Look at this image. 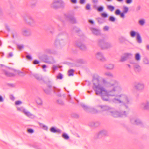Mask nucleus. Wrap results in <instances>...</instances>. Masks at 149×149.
Wrapping results in <instances>:
<instances>
[{
	"mask_svg": "<svg viewBox=\"0 0 149 149\" xmlns=\"http://www.w3.org/2000/svg\"><path fill=\"white\" fill-rule=\"evenodd\" d=\"M57 102L58 104L61 105H63L64 104L63 102L61 100L58 99L57 100Z\"/></svg>",
	"mask_w": 149,
	"mask_h": 149,
	"instance_id": "obj_48",
	"label": "nucleus"
},
{
	"mask_svg": "<svg viewBox=\"0 0 149 149\" xmlns=\"http://www.w3.org/2000/svg\"><path fill=\"white\" fill-rule=\"evenodd\" d=\"M90 30L92 33L95 35L96 36H100L101 35L100 30L94 28H91Z\"/></svg>",
	"mask_w": 149,
	"mask_h": 149,
	"instance_id": "obj_19",
	"label": "nucleus"
},
{
	"mask_svg": "<svg viewBox=\"0 0 149 149\" xmlns=\"http://www.w3.org/2000/svg\"><path fill=\"white\" fill-rule=\"evenodd\" d=\"M86 8L87 10H90L91 9L90 5L88 3L87 4L86 6Z\"/></svg>",
	"mask_w": 149,
	"mask_h": 149,
	"instance_id": "obj_52",
	"label": "nucleus"
},
{
	"mask_svg": "<svg viewBox=\"0 0 149 149\" xmlns=\"http://www.w3.org/2000/svg\"><path fill=\"white\" fill-rule=\"evenodd\" d=\"M48 88L44 90L45 92L47 94H49L51 92H53L55 94H56L58 96H60L61 94L60 93V90L57 88L55 86L52 87L51 85H48Z\"/></svg>",
	"mask_w": 149,
	"mask_h": 149,
	"instance_id": "obj_4",
	"label": "nucleus"
},
{
	"mask_svg": "<svg viewBox=\"0 0 149 149\" xmlns=\"http://www.w3.org/2000/svg\"><path fill=\"white\" fill-rule=\"evenodd\" d=\"M131 122H134L136 125L140 126L141 127H143V123L139 118H136L131 119Z\"/></svg>",
	"mask_w": 149,
	"mask_h": 149,
	"instance_id": "obj_15",
	"label": "nucleus"
},
{
	"mask_svg": "<svg viewBox=\"0 0 149 149\" xmlns=\"http://www.w3.org/2000/svg\"><path fill=\"white\" fill-rule=\"evenodd\" d=\"M109 29V27L107 26H105L103 28V30L104 31H108Z\"/></svg>",
	"mask_w": 149,
	"mask_h": 149,
	"instance_id": "obj_54",
	"label": "nucleus"
},
{
	"mask_svg": "<svg viewBox=\"0 0 149 149\" xmlns=\"http://www.w3.org/2000/svg\"><path fill=\"white\" fill-rule=\"evenodd\" d=\"M39 63V61L36 60H34L33 62V63L34 64H37Z\"/></svg>",
	"mask_w": 149,
	"mask_h": 149,
	"instance_id": "obj_56",
	"label": "nucleus"
},
{
	"mask_svg": "<svg viewBox=\"0 0 149 149\" xmlns=\"http://www.w3.org/2000/svg\"><path fill=\"white\" fill-rule=\"evenodd\" d=\"M110 112L111 113V115L114 117H123V116H126L127 113H126L125 111H124L121 112H119L117 111H110Z\"/></svg>",
	"mask_w": 149,
	"mask_h": 149,
	"instance_id": "obj_7",
	"label": "nucleus"
},
{
	"mask_svg": "<svg viewBox=\"0 0 149 149\" xmlns=\"http://www.w3.org/2000/svg\"><path fill=\"white\" fill-rule=\"evenodd\" d=\"M72 116L75 118H78L79 116L78 114L76 113H74L72 114Z\"/></svg>",
	"mask_w": 149,
	"mask_h": 149,
	"instance_id": "obj_53",
	"label": "nucleus"
},
{
	"mask_svg": "<svg viewBox=\"0 0 149 149\" xmlns=\"http://www.w3.org/2000/svg\"><path fill=\"white\" fill-rule=\"evenodd\" d=\"M22 102L20 101H19V100L16 101L15 102V104L16 105H19V104H22Z\"/></svg>",
	"mask_w": 149,
	"mask_h": 149,
	"instance_id": "obj_55",
	"label": "nucleus"
},
{
	"mask_svg": "<svg viewBox=\"0 0 149 149\" xmlns=\"http://www.w3.org/2000/svg\"><path fill=\"white\" fill-rule=\"evenodd\" d=\"M136 40L137 42L139 43H141L142 42V39L139 33L137 34L136 37Z\"/></svg>",
	"mask_w": 149,
	"mask_h": 149,
	"instance_id": "obj_29",
	"label": "nucleus"
},
{
	"mask_svg": "<svg viewBox=\"0 0 149 149\" xmlns=\"http://www.w3.org/2000/svg\"><path fill=\"white\" fill-rule=\"evenodd\" d=\"M98 44L99 46H101L103 45L104 44H105L108 47H110L111 45L110 43L108 42L105 43L103 39H100L98 41Z\"/></svg>",
	"mask_w": 149,
	"mask_h": 149,
	"instance_id": "obj_23",
	"label": "nucleus"
},
{
	"mask_svg": "<svg viewBox=\"0 0 149 149\" xmlns=\"http://www.w3.org/2000/svg\"><path fill=\"white\" fill-rule=\"evenodd\" d=\"M130 55V54L129 53H125L124 56H121L120 61L123 62L126 61L128 59Z\"/></svg>",
	"mask_w": 149,
	"mask_h": 149,
	"instance_id": "obj_16",
	"label": "nucleus"
},
{
	"mask_svg": "<svg viewBox=\"0 0 149 149\" xmlns=\"http://www.w3.org/2000/svg\"><path fill=\"white\" fill-rule=\"evenodd\" d=\"M24 20L27 25L33 27L36 25V22L34 19L30 16H27L24 18Z\"/></svg>",
	"mask_w": 149,
	"mask_h": 149,
	"instance_id": "obj_6",
	"label": "nucleus"
},
{
	"mask_svg": "<svg viewBox=\"0 0 149 149\" xmlns=\"http://www.w3.org/2000/svg\"><path fill=\"white\" fill-rule=\"evenodd\" d=\"M57 78L58 79H62L63 78L62 74L60 73L57 76Z\"/></svg>",
	"mask_w": 149,
	"mask_h": 149,
	"instance_id": "obj_47",
	"label": "nucleus"
},
{
	"mask_svg": "<svg viewBox=\"0 0 149 149\" xmlns=\"http://www.w3.org/2000/svg\"><path fill=\"white\" fill-rule=\"evenodd\" d=\"M66 19L69 20L70 22L72 24L76 23V19L72 15L68 14L65 15Z\"/></svg>",
	"mask_w": 149,
	"mask_h": 149,
	"instance_id": "obj_12",
	"label": "nucleus"
},
{
	"mask_svg": "<svg viewBox=\"0 0 149 149\" xmlns=\"http://www.w3.org/2000/svg\"><path fill=\"white\" fill-rule=\"evenodd\" d=\"M104 9V7L102 6H100L97 8V10L99 12H102Z\"/></svg>",
	"mask_w": 149,
	"mask_h": 149,
	"instance_id": "obj_44",
	"label": "nucleus"
},
{
	"mask_svg": "<svg viewBox=\"0 0 149 149\" xmlns=\"http://www.w3.org/2000/svg\"><path fill=\"white\" fill-rule=\"evenodd\" d=\"M102 80L104 84L109 89L108 90H106L101 84V91L100 93L99 92H97V94L103 93H106L108 96H114L121 91L122 88L119 85L118 82L116 80H113L110 82L107 81L104 79H103Z\"/></svg>",
	"mask_w": 149,
	"mask_h": 149,
	"instance_id": "obj_1",
	"label": "nucleus"
},
{
	"mask_svg": "<svg viewBox=\"0 0 149 149\" xmlns=\"http://www.w3.org/2000/svg\"><path fill=\"white\" fill-rule=\"evenodd\" d=\"M119 40L120 42L121 43L125 42L126 41L125 38L123 37H120L119 38Z\"/></svg>",
	"mask_w": 149,
	"mask_h": 149,
	"instance_id": "obj_45",
	"label": "nucleus"
},
{
	"mask_svg": "<svg viewBox=\"0 0 149 149\" xmlns=\"http://www.w3.org/2000/svg\"><path fill=\"white\" fill-rule=\"evenodd\" d=\"M121 11L120 9H117L116 10L115 13L116 15H120L121 13Z\"/></svg>",
	"mask_w": 149,
	"mask_h": 149,
	"instance_id": "obj_46",
	"label": "nucleus"
},
{
	"mask_svg": "<svg viewBox=\"0 0 149 149\" xmlns=\"http://www.w3.org/2000/svg\"><path fill=\"white\" fill-rule=\"evenodd\" d=\"M96 58L98 60L102 62L106 61L105 58L104 57L103 54L101 52H97L95 54Z\"/></svg>",
	"mask_w": 149,
	"mask_h": 149,
	"instance_id": "obj_11",
	"label": "nucleus"
},
{
	"mask_svg": "<svg viewBox=\"0 0 149 149\" xmlns=\"http://www.w3.org/2000/svg\"><path fill=\"white\" fill-rule=\"evenodd\" d=\"M135 58L137 61H139L141 59V56L140 54L139 53L136 54L135 55Z\"/></svg>",
	"mask_w": 149,
	"mask_h": 149,
	"instance_id": "obj_28",
	"label": "nucleus"
},
{
	"mask_svg": "<svg viewBox=\"0 0 149 149\" xmlns=\"http://www.w3.org/2000/svg\"><path fill=\"white\" fill-rule=\"evenodd\" d=\"M58 68L57 66L56 65H53V69L54 70H56Z\"/></svg>",
	"mask_w": 149,
	"mask_h": 149,
	"instance_id": "obj_64",
	"label": "nucleus"
},
{
	"mask_svg": "<svg viewBox=\"0 0 149 149\" xmlns=\"http://www.w3.org/2000/svg\"><path fill=\"white\" fill-rule=\"evenodd\" d=\"M36 103L39 105H42V100L39 98H38L36 100Z\"/></svg>",
	"mask_w": 149,
	"mask_h": 149,
	"instance_id": "obj_31",
	"label": "nucleus"
},
{
	"mask_svg": "<svg viewBox=\"0 0 149 149\" xmlns=\"http://www.w3.org/2000/svg\"><path fill=\"white\" fill-rule=\"evenodd\" d=\"M107 8L111 12H112L115 9V7L112 5L108 6Z\"/></svg>",
	"mask_w": 149,
	"mask_h": 149,
	"instance_id": "obj_35",
	"label": "nucleus"
},
{
	"mask_svg": "<svg viewBox=\"0 0 149 149\" xmlns=\"http://www.w3.org/2000/svg\"><path fill=\"white\" fill-rule=\"evenodd\" d=\"M143 62L144 64H149V61L148 59L146 57H145L143 59Z\"/></svg>",
	"mask_w": 149,
	"mask_h": 149,
	"instance_id": "obj_38",
	"label": "nucleus"
},
{
	"mask_svg": "<svg viewBox=\"0 0 149 149\" xmlns=\"http://www.w3.org/2000/svg\"><path fill=\"white\" fill-rule=\"evenodd\" d=\"M139 24L141 25H143L145 23V20L144 19H141L139 21Z\"/></svg>",
	"mask_w": 149,
	"mask_h": 149,
	"instance_id": "obj_43",
	"label": "nucleus"
},
{
	"mask_svg": "<svg viewBox=\"0 0 149 149\" xmlns=\"http://www.w3.org/2000/svg\"><path fill=\"white\" fill-rule=\"evenodd\" d=\"M74 70L73 69H71L68 71V75L69 76H73L74 75Z\"/></svg>",
	"mask_w": 149,
	"mask_h": 149,
	"instance_id": "obj_33",
	"label": "nucleus"
},
{
	"mask_svg": "<svg viewBox=\"0 0 149 149\" xmlns=\"http://www.w3.org/2000/svg\"><path fill=\"white\" fill-rule=\"evenodd\" d=\"M63 2L59 0H54L51 5V7L55 9H57L61 6Z\"/></svg>",
	"mask_w": 149,
	"mask_h": 149,
	"instance_id": "obj_10",
	"label": "nucleus"
},
{
	"mask_svg": "<svg viewBox=\"0 0 149 149\" xmlns=\"http://www.w3.org/2000/svg\"><path fill=\"white\" fill-rule=\"evenodd\" d=\"M62 136L64 139H68L69 138V136L66 133L63 134Z\"/></svg>",
	"mask_w": 149,
	"mask_h": 149,
	"instance_id": "obj_41",
	"label": "nucleus"
},
{
	"mask_svg": "<svg viewBox=\"0 0 149 149\" xmlns=\"http://www.w3.org/2000/svg\"><path fill=\"white\" fill-rule=\"evenodd\" d=\"M120 97L119 99L114 98L113 99V102L115 103L118 102L121 103V102L128 104L129 102V100L128 99L127 96L124 95H119Z\"/></svg>",
	"mask_w": 149,
	"mask_h": 149,
	"instance_id": "obj_5",
	"label": "nucleus"
},
{
	"mask_svg": "<svg viewBox=\"0 0 149 149\" xmlns=\"http://www.w3.org/2000/svg\"><path fill=\"white\" fill-rule=\"evenodd\" d=\"M6 28L8 32L10 31V28L9 26L7 25H6Z\"/></svg>",
	"mask_w": 149,
	"mask_h": 149,
	"instance_id": "obj_62",
	"label": "nucleus"
},
{
	"mask_svg": "<svg viewBox=\"0 0 149 149\" xmlns=\"http://www.w3.org/2000/svg\"><path fill=\"white\" fill-rule=\"evenodd\" d=\"M104 67L108 69L111 70L113 68L114 65L113 64H107L104 65Z\"/></svg>",
	"mask_w": 149,
	"mask_h": 149,
	"instance_id": "obj_27",
	"label": "nucleus"
},
{
	"mask_svg": "<svg viewBox=\"0 0 149 149\" xmlns=\"http://www.w3.org/2000/svg\"><path fill=\"white\" fill-rule=\"evenodd\" d=\"M134 87L138 91H141L144 88V85L142 83H136L134 84Z\"/></svg>",
	"mask_w": 149,
	"mask_h": 149,
	"instance_id": "obj_14",
	"label": "nucleus"
},
{
	"mask_svg": "<svg viewBox=\"0 0 149 149\" xmlns=\"http://www.w3.org/2000/svg\"><path fill=\"white\" fill-rule=\"evenodd\" d=\"M116 20L115 18L113 16H110L109 17V20L112 22H114Z\"/></svg>",
	"mask_w": 149,
	"mask_h": 149,
	"instance_id": "obj_42",
	"label": "nucleus"
},
{
	"mask_svg": "<svg viewBox=\"0 0 149 149\" xmlns=\"http://www.w3.org/2000/svg\"><path fill=\"white\" fill-rule=\"evenodd\" d=\"M125 14V13L123 12H122V13L121 12V13L120 14V15L122 17L124 18V17Z\"/></svg>",
	"mask_w": 149,
	"mask_h": 149,
	"instance_id": "obj_63",
	"label": "nucleus"
},
{
	"mask_svg": "<svg viewBox=\"0 0 149 149\" xmlns=\"http://www.w3.org/2000/svg\"><path fill=\"white\" fill-rule=\"evenodd\" d=\"M101 109L102 111H106L110 109V108L107 105H100L99 106Z\"/></svg>",
	"mask_w": 149,
	"mask_h": 149,
	"instance_id": "obj_25",
	"label": "nucleus"
},
{
	"mask_svg": "<svg viewBox=\"0 0 149 149\" xmlns=\"http://www.w3.org/2000/svg\"><path fill=\"white\" fill-rule=\"evenodd\" d=\"M98 22L100 24L103 23L104 22V20L103 18L99 17L97 19Z\"/></svg>",
	"mask_w": 149,
	"mask_h": 149,
	"instance_id": "obj_34",
	"label": "nucleus"
},
{
	"mask_svg": "<svg viewBox=\"0 0 149 149\" xmlns=\"http://www.w3.org/2000/svg\"><path fill=\"white\" fill-rule=\"evenodd\" d=\"M101 78L97 74H94L93 77V88L94 90L95 91V93L97 95H100L101 97L102 100L105 101H109L108 96L106 93H102L100 94H97L98 92H100L101 84H100V81Z\"/></svg>",
	"mask_w": 149,
	"mask_h": 149,
	"instance_id": "obj_2",
	"label": "nucleus"
},
{
	"mask_svg": "<svg viewBox=\"0 0 149 149\" xmlns=\"http://www.w3.org/2000/svg\"><path fill=\"white\" fill-rule=\"evenodd\" d=\"M23 112L28 117L31 118H33L35 116L34 115L31 113L30 112L27 111L25 109H23Z\"/></svg>",
	"mask_w": 149,
	"mask_h": 149,
	"instance_id": "obj_20",
	"label": "nucleus"
},
{
	"mask_svg": "<svg viewBox=\"0 0 149 149\" xmlns=\"http://www.w3.org/2000/svg\"><path fill=\"white\" fill-rule=\"evenodd\" d=\"M81 105L87 112H91L92 113H95L97 112V111L94 108L87 106L83 103L81 104Z\"/></svg>",
	"mask_w": 149,
	"mask_h": 149,
	"instance_id": "obj_8",
	"label": "nucleus"
},
{
	"mask_svg": "<svg viewBox=\"0 0 149 149\" xmlns=\"http://www.w3.org/2000/svg\"><path fill=\"white\" fill-rule=\"evenodd\" d=\"M79 49L83 51H85L86 49V47H77Z\"/></svg>",
	"mask_w": 149,
	"mask_h": 149,
	"instance_id": "obj_57",
	"label": "nucleus"
},
{
	"mask_svg": "<svg viewBox=\"0 0 149 149\" xmlns=\"http://www.w3.org/2000/svg\"><path fill=\"white\" fill-rule=\"evenodd\" d=\"M101 16L103 17H107L108 16V15L107 13H102Z\"/></svg>",
	"mask_w": 149,
	"mask_h": 149,
	"instance_id": "obj_49",
	"label": "nucleus"
},
{
	"mask_svg": "<svg viewBox=\"0 0 149 149\" xmlns=\"http://www.w3.org/2000/svg\"><path fill=\"white\" fill-rule=\"evenodd\" d=\"M42 128H43V129L46 130V131H47L48 130V127L46 126V125H42Z\"/></svg>",
	"mask_w": 149,
	"mask_h": 149,
	"instance_id": "obj_61",
	"label": "nucleus"
},
{
	"mask_svg": "<svg viewBox=\"0 0 149 149\" xmlns=\"http://www.w3.org/2000/svg\"><path fill=\"white\" fill-rule=\"evenodd\" d=\"M67 33L65 31H63L59 33L57 36L54 42L55 45L56 47L64 46L66 44L65 41L63 39H59L60 36L67 35Z\"/></svg>",
	"mask_w": 149,
	"mask_h": 149,
	"instance_id": "obj_3",
	"label": "nucleus"
},
{
	"mask_svg": "<svg viewBox=\"0 0 149 149\" xmlns=\"http://www.w3.org/2000/svg\"><path fill=\"white\" fill-rule=\"evenodd\" d=\"M139 33L136 32L134 31H131V37H135L136 36H137V34Z\"/></svg>",
	"mask_w": 149,
	"mask_h": 149,
	"instance_id": "obj_36",
	"label": "nucleus"
},
{
	"mask_svg": "<svg viewBox=\"0 0 149 149\" xmlns=\"http://www.w3.org/2000/svg\"><path fill=\"white\" fill-rule=\"evenodd\" d=\"M104 75L108 77H113V74L109 72H107L105 73Z\"/></svg>",
	"mask_w": 149,
	"mask_h": 149,
	"instance_id": "obj_32",
	"label": "nucleus"
},
{
	"mask_svg": "<svg viewBox=\"0 0 149 149\" xmlns=\"http://www.w3.org/2000/svg\"><path fill=\"white\" fill-rule=\"evenodd\" d=\"M22 34L25 37H29L32 35V31L29 28L24 27L23 28L21 31Z\"/></svg>",
	"mask_w": 149,
	"mask_h": 149,
	"instance_id": "obj_9",
	"label": "nucleus"
},
{
	"mask_svg": "<svg viewBox=\"0 0 149 149\" xmlns=\"http://www.w3.org/2000/svg\"><path fill=\"white\" fill-rule=\"evenodd\" d=\"M47 52L49 54H56V52L51 51V50H48V51H47Z\"/></svg>",
	"mask_w": 149,
	"mask_h": 149,
	"instance_id": "obj_60",
	"label": "nucleus"
},
{
	"mask_svg": "<svg viewBox=\"0 0 149 149\" xmlns=\"http://www.w3.org/2000/svg\"><path fill=\"white\" fill-rule=\"evenodd\" d=\"M27 131L31 133H32L34 132V130L32 129H28Z\"/></svg>",
	"mask_w": 149,
	"mask_h": 149,
	"instance_id": "obj_58",
	"label": "nucleus"
},
{
	"mask_svg": "<svg viewBox=\"0 0 149 149\" xmlns=\"http://www.w3.org/2000/svg\"><path fill=\"white\" fill-rule=\"evenodd\" d=\"M12 37L13 38H15L18 37V34L16 31H14L12 33Z\"/></svg>",
	"mask_w": 149,
	"mask_h": 149,
	"instance_id": "obj_40",
	"label": "nucleus"
},
{
	"mask_svg": "<svg viewBox=\"0 0 149 149\" xmlns=\"http://www.w3.org/2000/svg\"><path fill=\"white\" fill-rule=\"evenodd\" d=\"M74 30L76 33H78L81 31V30H80V29H79L76 28V27H75L74 28Z\"/></svg>",
	"mask_w": 149,
	"mask_h": 149,
	"instance_id": "obj_50",
	"label": "nucleus"
},
{
	"mask_svg": "<svg viewBox=\"0 0 149 149\" xmlns=\"http://www.w3.org/2000/svg\"><path fill=\"white\" fill-rule=\"evenodd\" d=\"M37 1L36 0H33L31 2V6L33 8L36 6L37 4Z\"/></svg>",
	"mask_w": 149,
	"mask_h": 149,
	"instance_id": "obj_37",
	"label": "nucleus"
},
{
	"mask_svg": "<svg viewBox=\"0 0 149 149\" xmlns=\"http://www.w3.org/2000/svg\"><path fill=\"white\" fill-rule=\"evenodd\" d=\"M50 131L53 133L59 132H61V130L59 129H57L56 128L52 127L50 128Z\"/></svg>",
	"mask_w": 149,
	"mask_h": 149,
	"instance_id": "obj_26",
	"label": "nucleus"
},
{
	"mask_svg": "<svg viewBox=\"0 0 149 149\" xmlns=\"http://www.w3.org/2000/svg\"><path fill=\"white\" fill-rule=\"evenodd\" d=\"M4 72L5 74L7 77H12L15 76V74L13 73H10L6 71H5Z\"/></svg>",
	"mask_w": 149,
	"mask_h": 149,
	"instance_id": "obj_30",
	"label": "nucleus"
},
{
	"mask_svg": "<svg viewBox=\"0 0 149 149\" xmlns=\"http://www.w3.org/2000/svg\"><path fill=\"white\" fill-rule=\"evenodd\" d=\"M133 67L134 71L136 72H139L141 70V67L138 64H134V65Z\"/></svg>",
	"mask_w": 149,
	"mask_h": 149,
	"instance_id": "obj_22",
	"label": "nucleus"
},
{
	"mask_svg": "<svg viewBox=\"0 0 149 149\" xmlns=\"http://www.w3.org/2000/svg\"><path fill=\"white\" fill-rule=\"evenodd\" d=\"M44 29L46 31H49V32L52 34H53L55 33V29L54 27L51 26H45Z\"/></svg>",
	"mask_w": 149,
	"mask_h": 149,
	"instance_id": "obj_17",
	"label": "nucleus"
},
{
	"mask_svg": "<svg viewBox=\"0 0 149 149\" xmlns=\"http://www.w3.org/2000/svg\"><path fill=\"white\" fill-rule=\"evenodd\" d=\"M42 60L45 63L49 64H51L52 63V61L50 60L49 58L47 55H43L42 56Z\"/></svg>",
	"mask_w": 149,
	"mask_h": 149,
	"instance_id": "obj_21",
	"label": "nucleus"
},
{
	"mask_svg": "<svg viewBox=\"0 0 149 149\" xmlns=\"http://www.w3.org/2000/svg\"><path fill=\"white\" fill-rule=\"evenodd\" d=\"M128 8L125 6H123V12L126 13L128 11Z\"/></svg>",
	"mask_w": 149,
	"mask_h": 149,
	"instance_id": "obj_39",
	"label": "nucleus"
},
{
	"mask_svg": "<svg viewBox=\"0 0 149 149\" xmlns=\"http://www.w3.org/2000/svg\"><path fill=\"white\" fill-rule=\"evenodd\" d=\"M32 75L38 80H40L42 79V77L41 74H32Z\"/></svg>",
	"mask_w": 149,
	"mask_h": 149,
	"instance_id": "obj_24",
	"label": "nucleus"
},
{
	"mask_svg": "<svg viewBox=\"0 0 149 149\" xmlns=\"http://www.w3.org/2000/svg\"><path fill=\"white\" fill-rule=\"evenodd\" d=\"M26 58L28 60L31 61L32 60V58L31 56L30 55H27L26 56Z\"/></svg>",
	"mask_w": 149,
	"mask_h": 149,
	"instance_id": "obj_51",
	"label": "nucleus"
},
{
	"mask_svg": "<svg viewBox=\"0 0 149 149\" xmlns=\"http://www.w3.org/2000/svg\"><path fill=\"white\" fill-rule=\"evenodd\" d=\"M140 107L141 109L143 110H149V101H146L142 103Z\"/></svg>",
	"mask_w": 149,
	"mask_h": 149,
	"instance_id": "obj_13",
	"label": "nucleus"
},
{
	"mask_svg": "<svg viewBox=\"0 0 149 149\" xmlns=\"http://www.w3.org/2000/svg\"><path fill=\"white\" fill-rule=\"evenodd\" d=\"M108 134L107 132L105 130H102L97 135V138H100L102 136L107 135Z\"/></svg>",
	"mask_w": 149,
	"mask_h": 149,
	"instance_id": "obj_18",
	"label": "nucleus"
},
{
	"mask_svg": "<svg viewBox=\"0 0 149 149\" xmlns=\"http://www.w3.org/2000/svg\"><path fill=\"white\" fill-rule=\"evenodd\" d=\"M13 56V54L12 52H10L9 53L8 55L7 56L8 58H9L12 57Z\"/></svg>",
	"mask_w": 149,
	"mask_h": 149,
	"instance_id": "obj_59",
	"label": "nucleus"
}]
</instances>
